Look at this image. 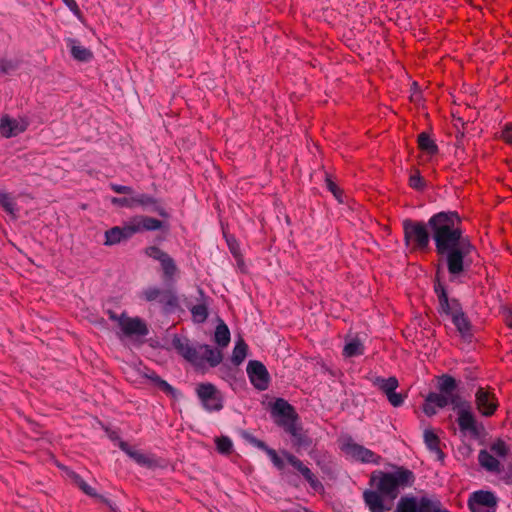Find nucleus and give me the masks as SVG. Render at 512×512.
<instances>
[{
	"label": "nucleus",
	"instance_id": "1",
	"mask_svg": "<svg viewBox=\"0 0 512 512\" xmlns=\"http://www.w3.org/2000/svg\"><path fill=\"white\" fill-rule=\"evenodd\" d=\"M428 226L436 251L445 257L450 279L455 280L470 267V255L475 249L469 237L464 235L461 218L457 212H439L429 219Z\"/></svg>",
	"mask_w": 512,
	"mask_h": 512
},
{
	"label": "nucleus",
	"instance_id": "2",
	"mask_svg": "<svg viewBox=\"0 0 512 512\" xmlns=\"http://www.w3.org/2000/svg\"><path fill=\"white\" fill-rule=\"evenodd\" d=\"M371 481L375 483V489L363 493L366 506L370 512H388L400 490L410 486L414 477L410 470L399 467L392 472L379 471Z\"/></svg>",
	"mask_w": 512,
	"mask_h": 512
},
{
	"label": "nucleus",
	"instance_id": "3",
	"mask_svg": "<svg viewBox=\"0 0 512 512\" xmlns=\"http://www.w3.org/2000/svg\"><path fill=\"white\" fill-rule=\"evenodd\" d=\"M173 346L179 354L198 369H203L207 365L216 367L223 358L220 349L212 348L206 344L191 345L185 338L175 337Z\"/></svg>",
	"mask_w": 512,
	"mask_h": 512
},
{
	"label": "nucleus",
	"instance_id": "4",
	"mask_svg": "<svg viewBox=\"0 0 512 512\" xmlns=\"http://www.w3.org/2000/svg\"><path fill=\"white\" fill-rule=\"evenodd\" d=\"M435 292L438 296L440 312L451 318L463 338L470 337L471 323L462 311L460 303L455 299L449 300L444 287L440 283L435 284Z\"/></svg>",
	"mask_w": 512,
	"mask_h": 512
},
{
	"label": "nucleus",
	"instance_id": "5",
	"mask_svg": "<svg viewBox=\"0 0 512 512\" xmlns=\"http://www.w3.org/2000/svg\"><path fill=\"white\" fill-rule=\"evenodd\" d=\"M271 416L278 426L282 427L294 438L297 445L304 444V439L297 423L298 417L292 405L282 398L276 399L271 404Z\"/></svg>",
	"mask_w": 512,
	"mask_h": 512
},
{
	"label": "nucleus",
	"instance_id": "6",
	"mask_svg": "<svg viewBox=\"0 0 512 512\" xmlns=\"http://www.w3.org/2000/svg\"><path fill=\"white\" fill-rule=\"evenodd\" d=\"M394 512H450L443 508L437 498L414 496L402 497Z\"/></svg>",
	"mask_w": 512,
	"mask_h": 512
},
{
	"label": "nucleus",
	"instance_id": "7",
	"mask_svg": "<svg viewBox=\"0 0 512 512\" xmlns=\"http://www.w3.org/2000/svg\"><path fill=\"white\" fill-rule=\"evenodd\" d=\"M454 411L457 414L456 422L461 437L478 438L480 436L481 426L477 423L470 402L463 400Z\"/></svg>",
	"mask_w": 512,
	"mask_h": 512
},
{
	"label": "nucleus",
	"instance_id": "8",
	"mask_svg": "<svg viewBox=\"0 0 512 512\" xmlns=\"http://www.w3.org/2000/svg\"><path fill=\"white\" fill-rule=\"evenodd\" d=\"M404 238L407 245L413 248L424 250L430 242V235L424 223L412 220L403 221Z\"/></svg>",
	"mask_w": 512,
	"mask_h": 512
},
{
	"label": "nucleus",
	"instance_id": "9",
	"mask_svg": "<svg viewBox=\"0 0 512 512\" xmlns=\"http://www.w3.org/2000/svg\"><path fill=\"white\" fill-rule=\"evenodd\" d=\"M196 395L201 406L207 412H218L223 408V395L212 383L206 382L198 384L196 387Z\"/></svg>",
	"mask_w": 512,
	"mask_h": 512
},
{
	"label": "nucleus",
	"instance_id": "10",
	"mask_svg": "<svg viewBox=\"0 0 512 512\" xmlns=\"http://www.w3.org/2000/svg\"><path fill=\"white\" fill-rule=\"evenodd\" d=\"M140 297L147 302H158L162 305L165 313H170L178 306V298L171 290H162L156 286L143 289Z\"/></svg>",
	"mask_w": 512,
	"mask_h": 512
},
{
	"label": "nucleus",
	"instance_id": "11",
	"mask_svg": "<svg viewBox=\"0 0 512 512\" xmlns=\"http://www.w3.org/2000/svg\"><path fill=\"white\" fill-rule=\"evenodd\" d=\"M341 450L347 457L365 464H379L381 457L370 449L355 443L351 438H346L341 444Z\"/></svg>",
	"mask_w": 512,
	"mask_h": 512
},
{
	"label": "nucleus",
	"instance_id": "12",
	"mask_svg": "<svg viewBox=\"0 0 512 512\" xmlns=\"http://www.w3.org/2000/svg\"><path fill=\"white\" fill-rule=\"evenodd\" d=\"M110 318L117 321L121 329V332L126 337L133 336H146L148 334V328L143 320L139 317H128L125 313H122L119 317L114 314L110 315Z\"/></svg>",
	"mask_w": 512,
	"mask_h": 512
},
{
	"label": "nucleus",
	"instance_id": "13",
	"mask_svg": "<svg viewBox=\"0 0 512 512\" xmlns=\"http://www.w3.org/2000/svg\"><path fill=\"white\" fill-rule=\"evenodd\" d=\"M468 506L472 512H495L497 499L492 492L479 490L471 494Z\"/></svg>",
	"mask_w": 512,
	"mask_h": 512
},
{
	"label": "nucleus",
	"instance_id": "14",
	"mask_svg": "<svg viewBox=\"0 0 512 512\" xmlns=\"http://www.w3.org/2000/svg\"><path fill=\"white\" fill-rule=\"evenodd\" d=\"M29 126V121L26 117H10L4 115L0 119V134L5 138H12L25 132Z\"/></svg>",
	"mask_w": 512,
	"mask_h": 512
},
{
	"label": "nucleus",
	"instance_id": "15",
	"mask_svg": "<svg viewBox=\"0 0 512 512\" xmlns=\"http://www.w3.org/2000/svg\"><path fill=\"white\" fill-rule=\"evenodd\" d=\"M247 374L251 384L260 391L269 386V373L266 367L259 361L251 360L247 365Z\"/></svg>",
	"mask_w": 512,
	"mask_h": 512
},
{
	"label": "nucleus",
	"instance_id": "16",
	"mask_svg": "<svg viewBox=\"0 0 512 512\" xmlns=\"http://www.w3.org/2000/svg\"><path fill=\"white\" fill-rule=\"evenodd\" d=\"M475 403L478 411L483 416H491L498 407L497 399L492 391L479 388L475 394Z\"/></svg>",
	"mask_w": 512,
	"mask_h": 512
},
{
	"label": "nucleus",
	"instance_id": "17",
	"mask_svg": "<svg viewBox=\"0 0 512 512\" xmlns=\"http://www.w3.org/2000/svg\"><path fill=\"white\" fill-rule=\"evenodd\" d=\"M283 455L286 458L287 462L302 474L305 480L310 484V486L315 491L323 489V485L321 484V482L316 478L312 471L302 463V461H300L297 457L288 452H283Z\"/></svg>",
	"mask_w": 512,
	"mask_h": 512
},
{
	"label": "nucleus",
	"instance_id": "18",
	"mask_svg": "<svg viewBox=\"0 0 512 512\" xmlns=\"http://www.w3.org/2000/svg\"><path fill=\"white\" fill-rule=\"evenodd\" d=\"M427 398L430 403H433L438 408L451 405L453 410L464 400L461 396H451L441 391H439V393H429Z\"/></svg>",
	"mask_w": 512,
	"mask_h": 512
},
{
	"label": "nucleus",
	"instance_id": "19",
	"mask_svg": "<svg viewBox=\"0 0 512 512\" xmlns=\"http://www.w3.org/2000/svg\"><path fill=\"white\" fill-rule=\"evenodd\" d=\"M132 208L135 207H153V210L158 212L161 216L167 217V213L163 208L157 205V200L151 195L145 193H138L131 195Z\"/></svg>",
	"mask_w": 512,
	"mask_h": 512
},
{
	"label": "nucleus",
	"instance_id": "20",
	"mask_svg": "<svg viewBox=\"0 0 512 512\" xmlns=\"http://www.w3.org/2000/svg\"><path fill=\"white\" fill-rule=\"evenodd\" d=\"M424 442L429 451L435 454L437 460H443L444 453L439 447V438L434 431L430 429L424 431Z\"/></svg>",
	"mask_w": 512,
	"mask_h": 512
},
{
	"label": "nucleus",
	"instance_id": "21",
	"mask_svg": "<svg viewBox=\"0 0 512 512\" xmlns=\"http://www.w3.org/2000/svg\"><path fill=\"white\" fill-rule=\"evenodd\" d=\"M68 46L70 48V53L72 57L75 60L81 61V62H87L92 58V52L85 48L84 46L80 45L76 40L74 39H68Z\"/></svg>",
	"mask_w": 512,
	"mask_h": 512
},
{
	"label": "nucleus",
	"instance_id": "22",
	"mask_svg": "<svg viewBox=\"0 0 512 512\" xmlns=\"http://www.w3.org/2000/svg\"><path fill=\"white\" fill-rule=\"evenodd\" d=\"M478 460L480 465L488 471L496 472L499 471L500 462L499 459L493 455L490 451L482 450L479 453Z\"/></svg>",
	"mask_w": 512,
	"mask_h": 512
},
{
	"label": "nucleus",
	"instance_id": "23",
	"mask_svg": "<svg viewBox=\"0 0 512 512\" xmlns=\"http://www.w3.org/2000/svg\"><path fill=\"white\" fill-rule=\"evenodd\" d=\"M135 220L139 226V232L156 231L162 227V222L152 217L135 216Z\"/></svg>",
	"mask_w": 512,
	"mask_h": 512
},
{
	"label": "nucleus",
	"instance_id": "24",
	"mask_svg": "<svg viewBox=\"0 0 512 512\" xmlns=\"http://www.w3.org/2000/svg\"><path fill=\"white\" fill-rule=\"evenodd\" d=\"M214 340L221 348L228 346L230 342V331L228 326L223 321H220L216 326Z\"/></svg>",
	"mask_w": 512,
	"mask_h": 512
},
{
	"label": "nucleus",
	"instance_id": "25",
	"mask_svg": "<svg viewBox=\"0 0 512 512\" xmlns=\"http://www.w3.org/2000/svg\"><path fill=\"white\" fill-rule=\"evenodd\" d=\"M373 383L382 390L386 396L396 390L399 385L397 378L393 376L389 378L376 377Z\"/></svg>",
	"mask_w": 512,
	"mask_h": 512
},
{
	"label": "nucleus",
	"instance_id": "26",
	"mask_svg": "<svg viewBox=\"0 0 512 512\" xmlns=\"http://www.w3.org/2000/svg\"><path fill=\"white\" fill-rule=\"evenodd\" d=\"M247 350H248L247 344L242 339L238 340L235 343V346H234V349L232 352V356H231L232 363L236 366L240 365L245 360V358L247 356Z\"/></svg>",
	"mask_w": 512,
	"mask_h": 512
},
{
	"label": "nucleus",
	"instance_id": "27",
	"mask_svg": "<svg viewBox=\"0 0 512 512\" xmlns=\"http://www.w3.org/2000/svg\"><path fill=\"white\" fill-rule=\"evenodd\" d=\"M456 386V380L449 375H443L438 381L439 391L450 394L451 396H460L455 392Z\"/></svg>",
	"mask_w": 512,
	"mask_h": 512
},
{
	"label": "nucleus",
	"instance_id": "28",
	"mask_svg": "<svg viewBox=\"0 0 512 512\" xmlns=\"http://www.w3.org/2000/svg\"><path fill=\"white\" fill-rule=\"evenodd\" d=\"M104 238V245L106 246H113L121 243L122 241H125L124 237L122 236L120 226H115L107 230L104 234Z\"/></svg>",
	"mask_w": 512,
	"mask_h": 512
},
{
	"label": "nucleus",
	"instance_id": "29",
	"mask_svg": "<svg viewBox=\"0 0 512 512\" xmlns=\"http://www.w3.org/2000/svg\"><path fill=\"white\" fill-rule=\"evenodd\" d=\"M190 311L194 322L203 323L208 317V304L206 301H203L194 305Z\"/></svg>",
	"mask_w": 512,
	"mask_h": 512
},
{
	"label": "nucleus",
	"instance_id": "30",
	"mask_svg": "<svg viewBox=\"0 0 512 512\" xmlns=\"http://www.w3.org/2000/svg\"><path fill=\"white\" fill-rule=\"evenodd\" d=\"M419 147L430 155L436 154L438 147L434 140L426 133H421L418 137Z\"/></svg>",
	"mask_w": 512,
	"mask_h": 512
},
{
	"label": "nucleus",
	"instance_id": "31",
	"mask_svg": "<svg viewBox=\"0 0 512 512\" xmlns=\"http://www.w3.org/2000/svg\"><path fill=\"white\" fill-rule=\"evenodd\" d=\"M346 357H354L363 354V345L358 339H351L343 349Z\"/></svg>",
	"mask_w": 512,
	"mask_h": 512
},
{
	"label": "nucleus",
	"instance_id": "32",
	"mask_svg": "<svg viewBox=\"0 0 512 512\" xmlns=\"http://www.w3.org/2000/svg\"><path fill=\"white\" fill-rule=\"evenodd\" d=\"M120 230L125 240H128L133 235L140 233L139 226L136 223L135 217H132L130 220L125 222L123 226H120Z\"/></svg>",
	"mask_w": 512,
	"mask_h": 512
},
{
	"label": "nucleus",
	"instance_id": "33",
	"mask_svg": "<svg viewBox=\"0 0 512 512\" xmlns=\"http://www.w3.org/2000/svg\"><path fill=\"white\" fill-rule=\"evenodd\" d=\"M217 451L220 454H229L233 449L232 440L227 436H221L215 439Z\"/></svg>",
	"mask_w": 512,
	"mask_h": 512
},
{
	"label": "nucleus",
	"instance_id": "34",
	"mask_svg": "<svg viewBox=\"0 0 512 512\" xmlns=\"http://www.w3.org/2000/svg\"><path fill=\"white\" fill-rule=\"evenodd\" d=\"M160 264L165 277L168 279H172L177 271L174 260L167 254V256L162 259Z\"/></svg>",
	"mask_w": 512,
	"mask_h": 512
},
{
	"label": "nucleus",
	"instance_id": "35",
	"mask_svg": "<svg viewBox=\"0 0 512 512\" xmlns=\"http://www.w3.org/2000/svg\"><path fill=\"white\" fill-rule=\"evenodd\" d=\"M0 205L10 214L16 211V205L10 194L0 191Z\"/></svg>",
	"mask_w": 512,
	"mask_h": 512
},
{
	"label": "nucleus",
	"instance_id": "36",
	"mask_svg": "<svg viewBox=\"0 0 512 512\" xmlns=\"http://www.w3.org/2000/svg\"><path fill=\"white\" fill-rule=\"evenodd\" d=\"M149 378L164 392L171 394L173 396L176 395V390L165 380H162L157 375H151Z\"/></svg>",
	"mask_w": 512,
	"mask_h": 512
},
{
	"label": "nucleus",
	"instance_id": "37",
	"mask_svg": "<svg viewBox=\"0 0 512 512\" xmlns=\"http://www.w3.org/2000/svg\"><path fill=\"white\" fill-rule=\"evenodd\" d=\"M489 451L499 459L506 456L508 448L503 441H497L491 445Z\"/></svg>",
	"mask_w": 512,
	"mask_h": 512
},
{
	"label": "nucleus",
	"instance_id": "38",
	"mask_svg": "<svg viewBox=\"0 0 512 512\" xmlns=\"http://www.w3.org/2000/svg\"><path fill=\"white\" fill-rule=\"evenodd\" d=\"M145 254L148 257H150L154 260H157L159 262H161L162 259L167 256V253H165L164 251H162L160 248H158L156 246H151V247L146 248Z\"/></svg>",
	"mask_w": 512,
	"mask_h": 512
},
{
	"label": "nucleus",
	"instance_id": "39",
	"mask_svg": "<svg viewBox=\"0 0 512 512\" xmlns=\"http://www.w3.org/2000/svg\"><path fill=\"white\" fill-rule=\"evenodd\" d=\"M409 184L412 188L416 190H422L425 187V181L419 174V172H416L415 174L411 175L409 178Z\"/></svg>",
	"mask_w": 512,
	"mask_h": 512
},
{
	"label": "nucleus",
	"instance_id": "40",
	"mask_svg": "<svg viewBox=\"0 0 512 512\" xmlns=\"http://www.w3.org/2000/svg\"><path fill=\"white\" fill-rule=\"evenodd\" d=\"M111 203L117 207H124L132 209L131 196L130 197H112Z\"/></svg>",
	"mask_w": 512,
	"mask_h": 512
},
{
	"label": "nucleus",
	"instance_id": "41",
	"mask_svg": "<svg viewBox=\"0 0 512 512\" xmlns=\"http://www.w3.org/2000/svg\"><path fill=\"white\" fill-rule=\"evenodd\" d=\"M386 397L393 407H399L404 402L403 396L400 393H397L396 390L389 393Z\"/></svg>",
	"mask_w": 512,
	"mask_h": 512
},
{
	"label": "nucleus",
	"instance_id": "42",
	"mask_svg": "<svg viewBox=\"0 0 512 512\" xmlns=\"http://www.w3.org/2000/svg\"><path fill=\"white\" fill-rule=\"evenodd\" d=\"M267 455L277 469L281 470L284 468L283 459L278 456L274 449L269 450Z\"/></svg>",
	"mask_w": 512,
	"mask_h": 512
},
{
	"label": "nucleus",
	"instance_id": "43",
	"mask_svg": "<svg viewBox=\"0 0 512 512\" xmlns=\"http://www.w3.org/2000/svg\"><path fill=\"white\" fill-rule=\"evenodd\" d=\"M75 481L80 487V489L86 493L87 495L93 496L95 495V490L89 486L83 479H81L79 476H75Z\"/></svg>",
	"mask_w": 512,
	"mask_h": 512
},
{
	"label": "nucleus",
	"instance_id": "44",
	"mask_svg": "<svg viewBox=\"0 0 512 512\" xmlns=\"http://www.w3.org/2000/svg\"><path fill=\"white\" fill-rule=\"evenodd\" d=\"M110 188L114 192L119 193V194H129V195L133 194V189L130 186L111 183Z\"/></svg>",
	"mask_w": 512,
	"mask_h": 512
},
{
	"label": "nucleus",
	"instance_id": "45",
	"mask_svg": "<svg viewBox=\"0 0 512 512\" xmlns=\"http://www.w3.org/2000/svg\"><path fill=\"white\" fill-rule=\"evenodd\" d=\"M437 406L434 405L433 403H430L428 401V398L426 397L425 399V402L423 404V412L427 415V416H433L437 413Z\"/></svg>",
	"mask_w": 512,
	"mask_h": 512
},
{
	"label": "nucleus",
	"instance_id": "46",
	"mask_svg": "<svg viewBox=\"0 0 512 512\" xmlns=\"http://www.w3.org/2000/svg\"><path fill=\"white\" fill-rule=\"evenodd\" d=\"M501 137L508 144L512 145V124H506L502 130Z\"/></svg>",
	"mask_w": 512,
	"mask_h": 512
},
{
	"label": "nucleus",
	"instance_id": "47",
	"mask_svg": "<svg viewBox=\"0 0 512 512\" xmlns=\"http://www.w3.org/2000/svg\"><path fill=\"white\" fill-rule=\"evenodd\" d=\"M122 449L125 450L131 457H133L138 463H145V456L137 453V452H130L125 449V445H121Z\"/></svg>",
	"mask_w": 512,
	"mask_h": 512
},
{
	"label": "nucleus",
	"instance_id": "48",
	"mask_svg": "<svg viewBox=\"0 0 512 512\" xmlns=\"http://www.w3.org/2000/svg\"><path fill=\"white\" fill-rule=\"evenodd\" d=\"M69 10L76 16L79 15L80 11H79V7H78V4L75 0H70L68 3L65 4Z\"/></svg>",
	"mask_w": 512,
	"mask_h": 512
},
{
	"label": "nucleus",
	"instance_id": "49",
	"mask_svg": "<svg viewBox=\"0 0 512 512\" xmlns=\"http://www.w3.org/2000/svg\"><path fill=\"white\" fill-rule=\"evenodd\" d=\"M326 186L329 191L333 193V195L338 198V189L336 184L329 178L326 179Z\"/></svg>",
	"mask_w": 512,
	"mask_h": 512
},
{
	"label": "nucleus",
	"instance_id": "50",
	"mask_svg": "<svg viewBox=\"0 0 512 512\" xmlns=\"http://www.w3.org/2000/svg\"><path fill=\"white\" fill-rule=\"evenodd\" d=\"M252 443L259 449L263 450L266 452V454H268V451L269 450H272V448H269L263 441L261 440H258V439H253L252 440Z\"/></svg>",
	"mask_w": 512,
	"mask_h": 512
},
{
	"label": "nucleus",
	"instance_id": "51",
	"mask_svg": "<svg viewBox=\"0 0 512 512\" xmlns=\"http://www.w3.org/2000/svg\"><path fill=\"white\" fill-rule=\"evenodd\" d=\"M505 322H506L507 326L512 328V312L511 311H509L507 313L506 318H505Z\"/></svg>",
	"mask_w": 512,
	"mask_h": 512
},
{
	"label": "nucleus",
	"instance_id": "52",
	"mask_svg": "<svg viewBox=\"0 0 512 512\" xmlns=\"http://www.w3.org/2000/svg\"><path fill=\"white\" fill-rule=\"evenodd\" d=\"M228 245L230 247V250L233 254H236V248L235 245H233L230 241H228Z\"/></svg>",
	"mask_w": 512,
	"mask_h": 512
},
{
	"label": "nucleus",
	"instance_id": "53",
	"mask_svg": "<svg viewBox=\"0 0 512 512\" xmlns=\"http://www.w3.org/2000/svg\"><path fill=\"white\" fill-rule=\"evenodd\" d=\"M413 98H414L415 100H417V99L419 98V94H418V93H415V94L413 95Z\"/></svg>",
	"mask_w": 512,
	"mask_h": 512
},
{
	"label": "nucleus",
	"instance_id": "54",
	"mask_svg": "<svg viewBox=\"0 0 512 512\" xmlns=\"http://www.w3.org/2000/svg\"><path fill=\"white\" fill-rule=\"evenodd\" d=\"M64 4L68 3L70 0H62Z\"/></svg>",
	"mask_w": 512,
	"mask_h": 512
}]
</instances>
